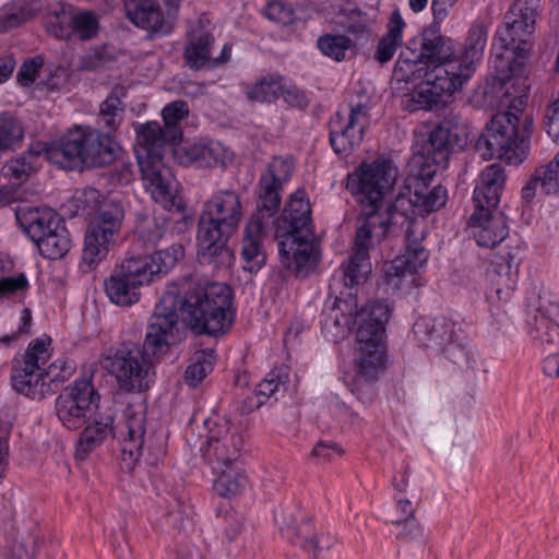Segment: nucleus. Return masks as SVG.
Here are the masks:
<instances>
[{
  "instance_id": "obj_28",
  "label": "nucleus",
  "mask_w": 559,
  "mask_h": 559,
  "mask_svg": "<svg viewBox=\"0 0 559 559\" xmlns=\"http://www.w3.org/2000/svg\"><path fill=\"white\" fill-rule=\"evenodd\" d=\"M506 182L504 169L500 164L487 166L479 176L474 189L473 200L476 207H496Z\"/></svg>"
},
{
  "instance_id": "obj_5",
  "label": "nucleus",
  "mask_w": 559,
  "mask_h": 559,
  "mask_svg": "<svg viewBox=\"0 0 559 559\" xmlns=\"http://www.w3.org/2000/svg\"><path fill=\"white\" fill-rule=\"evenodd\" d=\"M197 333L217 336L229 330L233 323L231 290L223 283H211L181 290L169 283L155 306L147 326L144 346L154 356L168 352L176 341L178 311Z\"/></svg>"
},
{
  "instance_id": "obj_19",
  "label": "nucleus",
  "mask_w": 559,
  "mask_h": 559,
  "mask_svg": "<svg viewBox=\"0 0 559 559\" xmlns=\"http://www.w3.org/2000/svg\"><path fill=\"white\" fill-rule=\"evenodd\" d=\"M367 105L352 108L347 117L337 114L330 122V142L338 155H348L364 139V130L368 126Z\"/></svg>"
},
{
  "instance_id": "obj_9",
  "label": "nucleus",
  "mask_w": 559,
  "mask_h": 559,
  "mask_svg": "<svg viewBox=\"0 0 559 559\" xmlns=\"http://www.w3.org/2000/svg\"><path fill=\"white\" fill-rule=\"evenodd\" d=\"M241 217L242 204L236 191L225 189L211 195L204 204L197 236L198 257L202 263L230 259L226 241L238 228Z\"/></svg>"
},
{
  "instance_id": "obj_35",
  "label": "nucleus",
  "mask_w": 559,
  "mask_h": 559,
  "mask_svg": "<svg viewBox=\"0 0 559 559\" xmlns=\"http://www.w3.org/2000/svg\"><path fill=\"white\" fill-rule=\"evenodd\" d=\"M215 476L213 488L215 492L225 498L240 493L246 485V475L237 468V464L224 466L221 471H212Z\"/></svg>"
},
{
  "instance_id": "obj_48",
  "label": "nucleus",
  "mask_w": 559,
  "mask_h": 559,
  "mask_svg": "<svg viewBox=\"0 0 559 559\" xmlns=\"http://www.w3.org/2000/svg\"><path fill=\"white\" fill-rule=\"evenodd\" d=\"M74 17L73 36H78L82 40H88L97 35L99 20L94 12L75 9Z\"/></svg>"
},
{
  "instance_id": "obj_63",
  "label": "nucleus",
  "mask_w": 559,
  "mask_h": 559,
  "mask_svg": "<svg viewBox=\"0 0 559 559\" xmlns=\"http://www.w3.org/2000/svg\"><path fill=\"white\" fill-rule=\"evenodd\" d=\"M20 195L12 192L11 187L0 189V206L9 205L12 202L20 200Z\"/></svg>"
},
{
  "instance_id": "obj_59",
  "label": "nucleus",
  "mask_w": 559,
  "mask_h": 559,
  "mask_svg": "<svg viewBox=\"0 0 559 559\" xmlns=\"http://www.w3.org/2000/svg\"><path fill=\"white\" fill-rule=\"evenodd\" d=\"M282 95H284L285 102H287L288 104H290L293 106L301 108L307 105V98H306L305 94L296 87H292V88H287V90H285L283 87Z\"/></svg>"
},
{
  "instance_id": "obj_12",
  "label": "nucleus",
  "mask_w": 559,
  "mask_h": 559,
  "mask_svg": "<svg viewBox=\"0 0 559 559\" xmlns=\"http://www.w3.org/2000/svg\"><path fill=\"white\" fill-rule=\"evenodd\" d=\"M102 367L115 378L118 388L127 393L150 390L156 378L151 360L135 346L110 348L100 358Z\"/></svg>"
},
{
  "instance_id": "obj_6",
  "label": "nucleus",
  "mask_w": 559,
  "mask_h": 559,
  "mask_svg": "<svg viewBox=\"0 0 559 559\" xmlns=\"http://www.w3.org/2000/svg\"><path fill=\"white\" fill-rule=\"evenodd\" d=\"M337 307L342 314L336 316L335 324L343 328V333L357 326V345L352 361L344 362L341 368L343 381L354 395L362 399L385 365L384 324L391 309L385 301H376L353 316L350 305L346 301L340 300Z\"/></svg>"
},
{
  "instance_id": "obj_42",
  "label": "nucleus",
  "mask_w": 559,
  "mask_h": 559,
  "mask_svg": "<svg viewBox=\"0 0 559 559\" xmlns=\"http://www.w3.org/2000/svg\"><path fill=\"white\" fill-rule=\"evenodd\" d=\"M122 97H124V90L117 86L100 105L99 116L105 127L109 129L117 128L120 114L123 110Z\"/></svg>"
},
{
  "instance_id": "obj_33",
  "label": "nucleus",
  "mask_w": 559,
  "mask_h": 559,
  "mask_svg": "<svg viewBox=\"0 0 559 559\" xmlns=\"http://www.w3.org/2000/svg\"><path fill=\"white\" fill-rule=\"evenodd\" d=\"M405 27L406 23L403 20L401 12L399 10H394L388 22L386 33L382 36L377 47L376 59L380 63L390 61L395 55L397 48L401 47Z\"/></svg>"
},
{
  "instance_id": "obj_49",
  "label": "nucleus",
  "mask_w": 559,
  "mask_h": 559,
  "mask_svg": "<svg viewBox=\"0 0 559 559\" xmlns=\"http://www.w3.org/2000/svg\"><path fill=\"white\" fill-rule=\"evenodd\" d=\"M265 16L273 22L283 25L293 24L296 20L301 19L299 9H294L281 1H272L264 9Z\"/></svg>"
},
{
  "instance_id": "obj_40",
  "label": "nucleus",
  "mask_w": 559,
  "mask_h": 559,
  "mask_svg": "<svg viewBox=\"0 0 559 559\" xmlns=\"http://www.w3.org/2000/svg\"><path fill=\"white\" fill-rule=\"evenodd\" d=\"M216 362L215 352L211 348L197 350L186 369V381L195 386L213 370Z\"/></svg>"
},
{
  "instance_id": "obj_2",
  "label": "nucleus",
  "mask_w": 559,
  "mask_h": 559,
  "mask_svg": "<svg viewBox=\"0 0 559 559\" xmlns=\"http://www.w3.org/2000/svg\"><path fill=\"white\" fill-rule=\"evenodd\" d=\"M538 8L539 0H515L493 38L496 67L507 69L511 76L501 74L499 111L476 142L477 152L486 160L498 157L519 165L528 155L533 122L524 114L528 88L525 79L516 73L528 59Z\"/></svg>"
},
{
  "instance_id": "obj_46",
  "label": "nucleus",
  "mask_w": 559,
  "mask_h": 559,
  "mask_svg": "<svg viewBox=\"0 0 559 559\" xmlns=\"http://www.w3.org/2000/svg\"><path fill=\"white\" fill-rule=\"evenodd\" d=\"M23 139L21 123L11 115H0V151L13 148Z\"/></svg>"
},
{
  "instance_id": "obj_36",
  "label": "nucleus",
  "mask_w": 559,
  "mask_h": 559,
  "mask_svg": "<svg viewBox=\"0 0 559 559\" xmlns=\"http://www.w3.org/2000/svg\"><path fill=\"white\" fill-rule=\"evenodd\" d=\"M35 245L40 254L47 259L62 258L71 248V238L64 222L62 221L52 229V233L46 234Z\"/></svg>"
},
{
  "instance_id": "obj_11",
  "label": "nucleus",
  "mask_w": 559,
  "mask_h": 559,
  "mask_svg": "<svg viewBox=\"0 0 559 559\" xmlns=\"http://www.w3.org/2000/svg\"><path fill=\"white\" fill-rule=\"evenodd\" d=\"M119 150L107 133L92 127H75L46 147L47 160L62 169L110 164Z\"/></svg>"
},
{
  "instance_id": "obj_25",
  "label": "nucleus",
  "mask_w": 559,
  "mask_h": 559,
  "mask_svg": "<svg viewBox=\"0 0 559 559\" xmlns=\"http://www.w3.org/2000/svg\"><path fill=\"white\" fill-rule=\"evenodd\" d=\"M528 325L534 338L546 343L559 342V301L552 296L540 297Z\"/></svg>"
},
{
  "instance_id": "obj_10",
  "label": "nucleus",
  "mask_w": 559,
  "mask_h": 559,
  "mask_svg": "<svg viewBox=\"0 0 559 559\" xmlns=\"http://www.w3.org/2000/svg\"><path fill=\"white\" fill-rule=\"evenodd\" d=\"M52 340L43 334L33 340L20 360L15 362L11 377L12 386L27 397L40 400L51 394V385L68 380L75 370V364L66 358L50 362Z\"/></svg>"
},
{
  "instance_id": "obj_14",
  "label": "nucleus",
  "mask_w": 559,
  "mask_h": 559,
  "mask_svg": "<svg viewBox=\"0 0 559 559\" xmlns=\"http://www.w3.org/2000/svg\"><path fill=\"white\" fill-rule=\"evenodd\" d=\"M185 248L173 243L151 253H131L126 255L116 267L138 287L154 284L166 276L183 258Z\"/></svg>"
},
{
  "instance_id": "obj_57",
  "label": "nucleus",
  "mask_w": 559,
  "mask_h": 559,
  "mask_svg": "<svg viewBox=\"0 0 559 559\" xmlns=\"http://www.w3.org/2000/svg\"><path fill=\"white\" fill-rule=\"evenodd\" d=\"M545 128L554 142L559 144V110L550 108L546 115Z\"/></svg>"
},
{
  "instance_id": "obj_64",
  "label": "nucleus",
  "mask_w": 559,
  "mask_h": 559,
  "mask_svg": "<svg viewBox=\"0 0 559 559\" xmlns=\"http://www.w3.org/2000/svg\"><path fill=\"white\" fill-rule=\"evenodd\" d=\"M230 57H231V44L226 43L222 48L221 55L217 58L212 59L211 67H216L222 63H225L230 59Z\"/></svg>"
},
{
  "instance_id": "obj_16",
  "label": "nucleus",
  "mask_w": 559,
  "mask_h": 559,
  "mask_svg": "<svg viewBox=\"0 0 559 559\" xmlns=\"http://www.w3.org/2000/svg\"><path fill=\"white\" fill-rule=\"evenodd\" d=\"M207 436L201 445V452L212 471L237 464L243 445L240 428L225 417L205 421Z\"/></svg>"
},
{
  "instance_id": "obj_39",
  "label": "nucleus",
  "mask_w": 559,
  "mask_h": 559,
  "mask_svg": "<svg viewBox=\"0 0 559 559\" xmlns=\"http://www.w3.org/2000/svg\"><path fill=\"white\" fill-rule=\"evenodd\" d=\"M71 71L66 66L47 63L38 81V92L46 94L67 91L70 86Z\"/></svg>"
},
{
  "instance_id": "obj_22",
  "label": "nucleus",
  "mask_w": 559,
  "mask_h": 559,
  "mask_svg": "<svg viewBox=\"0 0 559 559\" xmlns=\"http://www.w3.org/2000/svg\"><path fill=\"white\" fill-rule=\"evenodd\" d=\"M519 273L515 263L502 265L492 261L485 274L486 298L491 305H501L510 300L518 284Z\"/></svg>"
},
{
  "instance_id": "obj_32",
  "label": "nucleus",
  "mask_w": 559,
  "mask_h": 559,
  "mask_svg": "<svg viewBox=\"0 0 559 559\" xmlns=\"http://www.w3.org/2000/svg\"><path fill=\"white\" fill-rule=\"evenodd\" d=\"M105 294L118 307H131L141 299V288L115 266L104 282Z\"/></svg>"
},
{
  "instance_id": "obj_26",
  "label": "nucleus",
  "mask_w": 559,
  "mask_h": 559,
  "mask_svg": "<svg viewBox=\"0 0 559 559\" xmlns=\"http://www.w3.org/2000/svg\"><path fill=\"white\" fill-rule=\"evenodd\" d=\"M133 129L136 134L135 154L139 165L145 157L147 159H163L165 145L171 140L169 133L163 131L156 121L134 122Z\"/></svg>"
},
{
  "instance_id": "obj_15",
  "label": "nucleus",
  "mask_w": 559,
  "mask_h": 559,
  "mask_svg": "<svg viewBox=\"0 0 559 559\" xmlns=\"http://www.w3.org/2000/svg\"><path fill=\"white\" fill-rule=\"evenodd\" d=\"M124 212L117 204L102 206L91 219L84 236L82 259L90 269L104 261L115 247Z\"/></svg>"
},
{
  "instance_id": "obj_62",
  "label": "nucleus",
  "mask_w": 559,
  "mask_h": 559,
  "mask_svg": "<svg viewBox=\"0 0 559 559\" xmlns=\"http://www.w3.org/2000/svg\"><path fill=\"white\" fill-rule=\"evenodd\" d=\"M457 0H432V11L436 17L442 20L448 14V8L452 7Z\"/></svg>"
},
{
  "instance_id": "obj_3",
  "label": "nucleus",
  "mask_w": 559,
  "mask_h": 559,
  "mask_svg": "<svg viewBox=\"0 0 559 559\" xmlns=\"http://www.w3.org/2000/svg\"><path fill=\"white\" fill-rule=\"evenodd\" d=\"M487 36V26L477 20L471 25L461 52L455 51L453 40L433 32L409 40L393 71L395 82L413 84L407 108L430 110L461 90L483 58Z\"/></svg>"
},
{
  "instance_id": "obj_8",
  "label": "nucleus",
  "mask_w": 559,
  "mask_h": 559,
  "mask_svg": "<svg viewBox=\"0 0 559 559\" xmlns=\"http://www.w3.org/2000/svg\"><path fill=\"white\" fill-rule=\"evenodd\" d=\"M294 171L290 157H274L262 173L259 182L258 211L246 225L242 245L243 267L257 272L265 262V255L260 248V239L265 234L271 218L277 212L280 191L286 185Z\"/></svg>"
},
{
  "instance_id": "obj_60",
  "label": "nucleus",
  "mask_w": 559,
  "mask_h": 559,
  "mask_svg": "<svg viewBox=\"0 0 559 559\" xmlns=\"http://www.w3.org/2000/svg\"><path fill=\"white\" fill-rule=\"evenodd\" d=\"M181 0H164L165 9L163 10L164 19H167L169 31L171 32L178 15Z\"/></svg>"
},
{
  "instance_id": "obj_4",
  "label": "nucleus",
  "mask_w": 559,
  "mask_h": 559,
  "mask_svg": "<svg viewBox=\"0 0 559 559\" xmlns=\"http://www.w3.org/2000/svg\"><path fill=\"white\" fill-rule=\"evenodd\" d=\"M100 396L91 380L75 379L56 399L55 411L60 425L70 431L82 430L75 443V457L85 460L110 438L121 449V467L131 471L143 453L145 414L128 408L115 428L111 415L100 412Z\"/></svg>"
},
{
  "instance_id": "obj_56",
  "label": "nucleus",
  "mask_w": 559,
  "mask_h": 559,
  "mask_svg": "<svg viewBox=\"0 0 559 559\" xmlns=\"http://www.w3.org/2000/svg\"><path fill=\"white\" fill-rule=\"evenodd\" d=\"M495 261L502 265H511L512 263H515V272L519 273L521 263V245L519 242L513 246L509 245L507 252L500 257H497Z\"/></svg>"
},
{
  "instance_id": "obj_45",
  "label": "nucleus",
  "mask_w": 559,
  "mask_h": 559,
  "mask_svg": "<svg viewBox=\"0 0 559 559\" xmlns=\"http://www.w3.org/2000/svg\"><path fill=\"white\" fill-rule=\"evenodd\" d=\"M189 115V107L182 100H175L166 105L162 110L163 120L167 127V132L171 141L181 136V131L177 129L178 123Z\"/></svg>"
},
{
  "instance_id": "obj_53",
  "label": "nucleus",
  "mask_w": 559,
  "mask_h": 559,
  "mask_svg": "<svg viewBox=\"0 0 559 559\" xmlns=\"http://www.w3.org/2000/svg\"><path fill=\"white\" fill-rule=\"evenodd\" d=\"M321 10L329 11L328 15L330 13L334 14H348L354 13L356 11L355 3H353L350 0H322L321 2Z\"/></svg>"
},
{
  "instance_id": "obj_1",
  "label": "nucleus",
  "mask_w": 559,
  "mask_h": 559,
  "mask_svg": "<svg viewBox=\"0 0 559 559\" xmlns=\"http://www.w3.org/2000/svg\"><path fill=\"white\" fill-rule=\"evenodd\" d=\"M413 170L393 203L385 202L396 179L397 168L385 158L364 163L348 175L347 189L362 206L364 223L358 227L353 254L343 264L345 285L354 287L365 283L372 272L368 250L389 233L390 224L409 214H429L445 205L448 191L438 185L430 187L437 166L429 157L417 156Z\"/></svg>"
},
{
  "instance_id": "obj_61",
  "label": "nucleus",
  "mask_w": 559,
  "mask_h": 559,
  "mask_svg": "<svg viewBox=\"0 0 559 559\" xmlns=\"http://www.w3.org/2000/svg\"><path fill=\"white\" fill-rule=\"evenodd\" d=\"M543 369L549 377H559V354L548 355L544 360Z\"/></svg>"
},
{
  "instance_id": "obj_58",
  "label": "nucleus",
  "mask_w": 559,
  "mask_h": 559,
  "mask_svg": "<svg viewBox=\"0 0 559 559\" xmlns=\"http://www.w3.org/2000/svg\"><path fill=\"white\" fill-rule=\"evenodd\" d=\"M15 66L16 61L12 53L0 56V84L7 82L11 78Z\"/></svg>"
},
{
  "instance_id": "obj_18",
  "label": "nucleus",
  "mask_w": 559,
  "mask_h": 559,
  "mask_svg": "<svg viewBox=\"0 0 559 559\" xmlns=\"http://www.w3.org/2000/svg\"><path fill=\"white\" fill-rule=\"evenodd\" d=\"M139 166L143 186L152 199L164 209L182 211L185 206L179 195L178 180L164 160L145 157Z\"/></svg>"
},
{
  "instance_id": "obj_20",
  "label": "nucleus",
  "mask_w": 559,
  "mask_h": 559,
  "mask_svg": "<svg viewBox=\"0 0 559 559\" xmlns=\"http://www.w3.org/2000/svg\"><path fill=\"white\" fill-rule=\"evenodd\" d=\"M175 159L183 166L212 167L225 165L233 153L217 141L195 140L173 148Z\"/></svg>"
},
{
  "instance_id": "obj_38",
  "label": "nucleus",
  "mask_w": 559,
  "mask_h": 559,
  "mask_svg": "<svg viewBox=\"0 0 559 559\" xmlns=\"http://www.w3.org/2000/svg\"><path fill=\"white\" fill-rule=\"evenodd\" d=\"M283 79L280 75H265L258 79L246 88V95L251 100L260 103L275 102L283 93Z\"/></svg>"
},
{
  "instance_id": "obj_21",
  "label": "nucleus",
  "mask_w": 559,
  "mask_h": 559,
  "mask_svg": "<svg viewBox=\"0 0 559 559\" xmlns=\"http://www.w3.org/2000/svg\"><path fill=\"white\" fill-rule=\"evenodd\" d=\"M493 207H476L469 218V229L479 247L493 248L509 235L507 218Z\"/></svg>"
},
{
  "instance_id": "obj_44",
  "label": "nucleus",
  "mask_w": 559,
  "mask_h": 559,
  "mask_svg": "<svg viewBox=\"0 0 559 559\" xmlns=\"http://www.w3.org/2000/svg\"><path fill=\"white\" fill-rule=\"evenodd\" d=\"M46 64L41 56H35L25 60L17 72L16 79L19 84L38 91V81L40 80Z\"/></svg>"
},
{
  "instance_id": "obj_7",
  "label": "nucleus",
  "mask_w": 559,
  "mask_h": 559,
  "mask_svg": "<svg viewBox=\"0 0 559 559\" xmlns=\"http://www.w3.org/2000/svg\"><path fill=\"white\" fill-rule=\"evenodd\" d=\"M272 223L281 264L298 276L313 271L320 260V249L306 192L298 190L293 193L281 217Z\"/></svg>"
},
{
  "instance_id": "obj_37",
  "label": "nucleus",
  "mask_w": 559,
  "mask_h": 559,
  "mask_svg": "<svg viewBox=\"0 0 559 559\" xmlns=\"http://www.w3.org/2000/svg\"><path fill=\"white\" fill-rule=\"evenodd\" d=\"M283 533L294 543L302 542L304 547L308 550L312 549L314 552L328 549L332 545V537L328 534H316L311 523L308 521L300 523L296 528L287 527Z\"/></svg>"
},
{
  "instance_id": "obj_24",
  "label": "nucleus",
  "mask_w": 559,
  "mask_h": 559,
  "mask_svg": "<svg viewBox=\"0 0 559 559\" xmlns=\"http://www.w3.org/2000/svg\"><path fill=\"white\" fill-rule=\"evenodd\" d=\"M214 44L207 17H201L191 28L185 47V59L191 69H201L212 66L211 49Z\"/></svg>"
},
{
  "instance_id": "obj_43",
  "label": "nucleus",
  "mask_w": 559,
  "mask_h": 559,
  "mask_svg": "<svg viewBox=\"0 0 559 559\" xmlns=\"http://www.w3.org/2000/svg\"><path fill=\"white\" fill-rule=\"evenodd\" d=\"M288 373L284 369L272 370L266 377L258 384V406L265 403L267 399L275 395L280 391L286 390Z\"/></svg>"
},
{
  "instance_id": "obj_27",
  "label": "nucleus",
  "mask_w": 559,
  "mask_h": 559,
  "mask_svg": "<svg viewBox=\"0 0 559 559\" xmlns=\"http://www.w3.org/2000/svg\"><path fill=\"white\" fill-rule=\"evenodd\" d=\"M15 216L23 231L34 242L40 240L46 234L52 233V229L63 221L49 207H20Z\"/></svg>"
},
{
  "instance_id": "obj_17",
  "label": "nucleus",
  "mask_w": 559,
  "mask_h": 559,
  "mask_svg": "<svg viewBox=\"0 0 559 559\" xmlns=\"http://www.w3.org/2000/svg\"><path fill=\"white\" fill-rule=\"evenodd\" d=\"M417 342L425 347L439 349L457 362L465 357V335L462 325L445 317L419 318L413 326Z\"/></svg>"
},
{
  "instance_id": "obj_54",
  "label": "nucleus",
  "mask_w": 559,
  "mask_h": 559,
  "mask_svg": "<svg viewBox=\"0 0 559 559\" xmlns=\"http://www.w3.org/2000/svg\"><path fill=\"white\" fill-rule=\"evenodd\" d=\"M399 528L396 537L404 540H418L423 536V528L415 519L406 521L396 526Z\"/></svg>"
},
{
  "instance_id": "obj_30",
  "label": "nucleus",
  "mask_w": 559,
  "mask_h": 559,
  "mask_svg": "<svg viewBox=\"0 0 559 559\" xmlns=\"http://www.w3.org/2000/svg\"><path fill=\"white\" fill-rule=\"evenodd\" d=\"M43 9L41 0H11L0 8V34L34 19Z\"/></svg>"
},
{
  "instance_id": "obj_55",
  "label": "nucleus",
  "mask_w": 559,
  "mask_h": 559,
  "mask_svg": "<svg viewBox=\"0 0 559 559\" xmlns=\"http://www.w3.org/2000/svg\"><path fill=\"white\" fill-rule=\"evenodd\" d=\"M332 413L338 418L341 423L348 426L358 424V416L345 403L335 401Z\"/></svg>"
},
{
  "instance_id": "obj_41",
  "label": "nucleus",
  "mask_w": 559,
  "mask_h": 559,
  "mask_svg": "<svg viewBox=\"0 0 559 559\" xmlns=\"http://www.w3.org/2000/svg\"><path fill=\"white\" fill-rule=\"evenodd\" d=\"M453 144L454 135L451 133L449 128L445 126H437L429 134L428 142L426 143V151L427 154L431 151L435 152L432 159L436 163L447 158L449 150Z\"/></svg>"
},
{
  "instance_id": "obj_52",
  "label": "nucleus",
  "mask_w": 559,
  "mask_h": 559,
  "mask_svg": "<svg viewBox=\"0 0 559 559\" xmlns=\"http://www.w3.org/2000/svg\"><path fill=\"white\" fill-rule=\"evenodd\" d=\"M414 519V509L412 502L407 499H400L396 502L395 513L390 520L394 526H400L406 521Z\"/></svg>"
},
{
  "instance_id": "obj_50",
  "label": "nucleus",
  "mask_w": 559,
  "mask_h": 559,
  "mask_svg": "<svg viewBox=\"0 0 559 559\" xmlns=\"http://www.w3.org/2000/svg\"><path fill=\"white\" fill-rule=\"evenodd\" d=\"M343 454V449L332 440H320L311 450V459L317 463L332 462Z\"/></svg>"
},
{
  "instance_id": "obj_29",
  "label": "nucleus",
  "mask_w": 559,
  "mask_h": 559,
  "mask_svg": "<svg viewBox=\"0 0 559 559\" xmlns=\"http://www.w3.org/2000/svg\"><path fill=\"white\" fill-rule=\"evenodd\" d=\"M547 195L559 193V152L547 164L537 167L530 180L522 189V198L531 201L537 192V188Z\"/></svg>"
},
{
  "instance_id": "obj_34",
  "label": "nucleus",
  "mask_w": 559,
  "mask_h": 559,
  "mask_svg": "<svg viewBox=\"0 0 559 559\" xmlns=\"http://www.w3.org/2000/svg\"><path fill=\"white\" fill-rule=\"evenodd\" d=\"M74 12L75 8L64 3L47 12L44 16L47 33L58 39L69 40L72 38Z\"/></svg>"
},
{
  "instance_id": "obj_51",
  "label": "nucleus",
  "mask_w": 559,
  "mask_h": 559,
  "mask_svg": "<svg viewBox=\"0 0 559 559\" xmlns=\"http://www.w3.org/2000/svg\"><path fill=\"white\" fill-rule=\"evenodd\" d=\"M27 278L24 274L0 278V299L17 297L26 292Z\"/></svg>"
},
{
  "instance_id": "obj_31",
  "label": "nucleus",
  "mask_w": 559,
  "mask_h": 559,
  "mask_svg": "<svg viewBox=\"0 0 559 559\" xmlns=\"http://www.w3.org/2000/svg\"><path fill=\"white\" fill-rule=\"evenodd\" d=\"M49 144L38 143L21 156L10 159L2 167V174L10 180L24 182L31 174L36 171L46 156V147Z\"/></svg>"
},
{
  "instance_id": "obj_23",
  "label": "nucleus",
  "mask_w": 559,
  "mask_h": 559,
  "mask_svg": "<svg viewBox=\"0 0 559 559\" xmlns=\"http://www.w3.org/2000/svg\"><path fill=\"white\" fill-rule=\"evenodd\" d=\"M124 10L127 17L136 27L157 35L170 33L168 20L164 19L157 0H126Z\"/></svg>"
},
{
  "instance_id": "obj_47",
  "label": "nucleus",
  "mask_w": 559,
  "mask_h": 559,
  "mask_svg": "<svg viewBox=\"0 0 559 559\" xmlns=\"http://www.w3.org/2000/svg\"><path fill=\"white\" fill-rule=\"evenodd\" d=\"M350 45L352 40L344 35L326 34L318 39L320 51L335 61H341L345 58L346 51L349 49Z\"/></svg>"
},
{
  "instance_id": "obj_13",
  "label": "nucleus",
  "mask_w": 559,
  "mask_h": 559,
  "mask_svg": "<svg viewBox=\"0 0 559 559\" xmlns=\"http://www.w3.org/2000/svg\"><path fill=\"white\" fill-rule=\"evenodd\" d=\"M425 214H409L408 217H400L396 225H406V247L403 253L386 262L383 266L386 284L394 289L417 285L415 275L426 270L429 261V251L421 245L424 238L421 223L416 216Z\"/></svg>"
}]
</instances>
